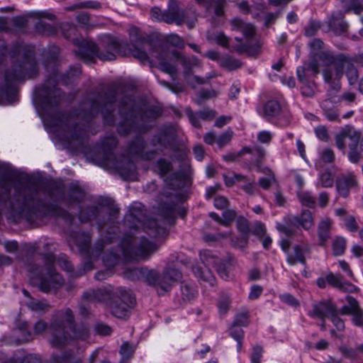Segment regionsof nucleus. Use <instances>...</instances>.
Listing matches in <instances>:
<instances>
[{"label":"nucleus","mask_w":363,"mask_h":363,"mask_svg":"<svg viewBox=\"0 0 363 363\" xmlns=\"http://www.w3.org/2000/svg\"><path fill=\"white\" fill-rule=\"evenodd\" d=\"M318 60L320 72L331 91L337 92L340 90V81L345 74L351 85L357 82L358 72L350 57L324 51L318 52Z\"/></svg>","instance_id":"f257e3e1"},{"label":"nucleus","mask_w":363,"mask_h":363,"mask_svg":"<svg viewBox=\"0 0 363 363\" xmlns=\"http://www.w3.org/2000/svg\"><path fill=\"white\" fill-rule=\"evenodd\" d=\"M73 318L72 312L69 308L57 313L54 317L48 329L49 341L53 347L62 348L73 339L84 340L89 336L86 327H73Z\"/></svg>","instance_id":"f03ea898"},{"label":"nucleus","mask_w":363,"mask_h":363,"mask_svg":"<svg viewBox=\"0 0 363 363\" xmlns=\"http://www.w3.org/2000/svg\"><path fill=\"white\" fill-rule=\"evenodd\" d=\"M55 258L52 255L45 256V267L42 269L35 264L28 266V271L31 279H36L40 289L49 292L61 286L64 282L62 277L52 268Z\"/></svg>","instance_id":"7ed1b4c3"},{"label":"nucleus","mask_w":363,"mask_h":363,"mask_svg":"<svg viewBox=\"0 0 363 363\" xmlns=\"http://www.w3.org/2000/svg\"><path fill=\"white\" fill-rule=\"evenodd\" d=\"M151 57L152 58L155 57L158 60L159 67L162 72H166L172 77L177 74V69L174 65L169 63V60H172L174 59L178 60L183 66L184 75L192 72L193 68L201 67V62L196 57L192 56L191 57H187L176 52L171 53L163 52L162 53L157 55L156 52L153 51L151 54Z\"/></svg>","instance_id":"20e7f679"},{"label":"nucleus","mask_w":363,"mask_h":363,"mask_svg":"<svg viewBox=\"0 0 363 363\" xmlns=\"http://www.w3.org/2000/svg\"><path fill=\"white\" fill-rule=\"evenodd\" d=\"M102 47L106 50V52H99L97 46L92 42L83 40L79 47L78 54L81 57L87 61L92 60L94 56H97L101 60H113L116 59V54L119 52L121 45L111 38H106L103 43Z\"/></svg>","instance_id":"39448f33"},{"label":"nucleus","mask_w":363,"mask_h":363,"mask_svg":"<svg viewBox=\"0 0 363 363\" xmlns=\"http://www.w3.org/2000/svg\"><path fill=\"white\" fill-rule=\"evenodd\" d=\"M151 16L152 18L168 24L175 23L180 26L186 23L189 28H192L196 21L195 13L190 17L188 13L179 8L175 0L170 1L167 11L162 12L160 8H153L151 11Z\"/></svg>","instance_id":"423d86ee"},{"label":"nucleus","mask_w":363,"mask_h":363,"mask_svg":"<svg viewBox=\"0 0 363 363\" xmlns=\"http://www.w3.org/2000/svg\"><path fill=\"white\" fill-rule=\"evenodd\" d=\"M159 248V245L149 240L142 239L140 242L131 246L130 242L124 240L123 242L122 253L128 261L146 260Z\"/></svg>","instance_id":"0eeeda50"},{"label":"nucleus","mask_w":363,"mask_h":363,"mask_svg":"<svg viewBox=\"0 0 363 363\" xmlns=\"http://www.w3.org/2000/svg\"><path fill=\"white\" fill-rule=\"evenodd\" d=\"M112 298L110 306L111 313L119 318H125L129 308L135 304V298L131 292L121 287L114 292Z\"/></svg>","instance_id":"6e6552de"},{"label":"nucleus","mask_w":363,"mask_h":363,"mask_svg":"<svg viewBox=\"0 0 363 363\" xmlns=\"http://www.w3.org/2000/svg\"><path fill=\"white\" fill-rule=\"evenodd\" d=\"M200 258L204 266L216 267L223 279H226L230 277L229 269L233 265V257L228 256L225 259H222L216 253L205 250L201 252Z\"/></svg>","instance_id":"1a4fd4ad"},{"label":"nucleus","mask_w":363,"mask_h":363,"mask_svg":"<svg viewBox=\"0 0 363 363\" xmlns=\"http://www.w3.org/2000/svg\"><path fill=\"white\" fill-rule=\"evenodd\" d=\"M143 280L156 287L159 294H162L170 289V283L162 280V276L155 269L145 268Z\"/></svg>","instance_id":"9d476101"},{"label":"nucleus","mask_w":363,"mask_h":363,"mask_svg":"<svg viewBox=\"0 0 363 363\" xmlns=\"http://www.w3.org/2000/svg\"><path fill=\"white\" fill-rule=\"evenodd\" d=\"M320 73L319 64L318 60V52L303 65L297 69V75L299 81L311 80Z\"/></svg>","instance_id":"9b49d317"},{"label":"nucleus","mask_w":363,"mask_h":363,"mask_svg":"<svg viewBox=\"0 0 363 363\" xmlns=\"http://www.w3.org/2000/svg\"><path fill=\"white\" fill-rule=\"evenodd\" d=\"M35 73V63L33 60H29L23 62V65H15L13 71L7 72L5 77L7 82H11L22 79L26 75L32 77Z\"/></svg>","instance_id":"f8f14e48"},{"label":"nucleus","mask_w":363,"mask_h":363,"mask_svg":"<svg viewBox=\"0 0 363 363\" xmlns=\"http://www.w3.org/2000/svg\"><path fill=\"white\" fill-rule=\"evenodd\" d=\"M34 193L25 189L23 193L18 196L16 203H12L11 208L13 211L21 214L24 211L30 210L34 205Z\"/></svg>","instance_id":"ddd939ff"},{"label":"nucleus","mask_w":363,"mask_h":363,"mask_svg":"<svg viewBox=\"0 0 363 363\" xmlns=\"http://www.w3.org/2000/svg\"><path fill=\"white\" fill-rule=\"evenodd\" d=\"M336 311L337 308L331 302L323 301L313 305L309 315L323 319L325 317H331Z\"/></svg>","instance_id":"4468645a"},{"label":"nucleus","mask_w":363,"mask_h":363,"mask_svg":"<svg viewBox=\"0 0 363 363\" xmlns=\"http://www.w3.org/2000/svg\"><path fill=\"white\" fill-rule=\"evenodd\" d=\"M357 184L354 175L350 174L342 176L337 180V190L341 196L347 197L349 195L350 189L355 186Z\"/></svg>","instance_id":"2eb2a0df"},{"label":"nucleus","mask_w":363,"mask_h":363,"mask_svg":"<svg viewBox=\"0 0 363 363\" xmlns=\"http://www.w3.org/2000/svg\"><path fill=\"white\" fill-rule=\"evenodd\" d=\"M326 281L333 287L337 288L345 292L352 293L355 291L357 289L354 285L350 282L343 281L340 275H336L332 273L329 274L326 276Z\"/></svg>","instance_id":"dca6fc26"},{"label":"nucleus","mask_w":363,"mask_h":363,"mask_svg":"<svg viewBox=\"0 0 363 363\" xmlns=\"http://www.w3.org/2000/svg\"><path fill=\"white\" fill-rule=\"evenodd\" d=\"M310 252V247L307 245H296L294 247V253L289 255L287 261L291 265H294L298 262L306 264L304 255Z\"/></svg>","instance_id":"f3484780"},{"label":"nucleus","mask_w":363,"mask_h":363,"mask_svg":"<svg viewBox=\"0 0 363 363\" xmlns=\"http://www.w3.org/2000/svg\"><path fill=\"white\" fill-rule=\"evenodd\" d=\"M82 298L90 302H103L111 298V294L106 289H92L84 292Z\"/></svg>","instance_id":"a211bd4d"},{"label":"nucleus","mask_w":363,"mask_h":363,"mask_svg":"<svg viewBox=\"0 0 363 363\" xmlns=\"http://www.w3.org/2000/svg\"><path fill=\"white\" fill-rule=\"evenodd\" d=\"M232 29L242 33L246 38H251L254 36L255 29L250 23H246L239 18H234L231 21Z\"/></svg>","instance_id":"6ab92c4d"},{"label":"nucleus","mask_w":363,"mask_h":363,"mask_svg":"<svg viewBox=\"0 0 363 363\" xmlns=\"http://www.w3.org/2000/svg\"><path fill=\"white\" fill-rule=\"evenodd\" d=\"M333 222L328 218H325L318 224V238L320 245H324L330 238V230Z\"/></svg>","instance_id":"aec40b11"},{"label":"nucleus","mask_w":363,"mask_h":363,"mask_svg":"<svg viewBox=\"0 0 363 363\" xmlns=\"http://www.w3.org/2000/svg\"><path fill=\"white\" fill-rule=\"evenodd\" d=\"M342 14L340 13L338 17L333 16L329 22L330 28L337 34H342L346 32L347 24L342 20Z\"/></svg>","instance_id":"412c9836"},{"label":"nucleus","mask_w":363,"mask_h":363,"mask_svg":"<svg viewBox=\"0 0 363 363\" xmlns=\"http://www.w3.org/2000/svg\"><path fill=\"white\" fill-rule=\"evenodd\" d=\"M294 220L306 230L311 228L313 225L312 213L308 210L303 211L301 216L295 217Z\"/></svg>","instance_id":"4be33fe9"},{"label":"nucleus","mask_w":363,"mask_h":363,"mask_svg":"<svg viewBox=\"0 0 363 363\" xmlns=\"http://www.w3.org/2000/svg\"><path fill=\"white\" fill-rule=\"evenodd\" d=\"M346 301L347 305L344 306L341 309L340 313L342 315H350L352 313H354L359 310H361L358 301L350 296H347Z\"/></svg>","instance_id":"5701e85b"},{"label":"nucleus","mask_w":363,"mask_h":363,"mask_svg":"<svg viewBox=\"0 0 363 363\" xmlns=\"http://www.w3.org/2000/svg\"><path fill=\"white\" fill-rule=\"evenodd\" d=\"M331 103H336V100L335 99H325L323 101L321 106L327 118L331 121H334L338 120V114L335 110L330 107Z\"/></svg>","instance_id":"b1692460"},{"label":"nucleus","mask_w":363,"mask_h":363,"mask_svg":"<svg viewBox=\"0 0 363 363\" xmlns=\"http://www.w3.org/2000/svg\"><path fill=\"white\" fill-rule=\"evenodd\" d=\"M195 274L199 279L209 283L211 285L214 284L215 278L209 269V267L204 266L203 268L199 267L196 269Z\"/></svg>","instance_id":"393cba45"},{"label":"nucleus","mask_w":363,"mask_h":363,"mask_svg":"<svg viewBox=\"0 0 363 363\" xmlns=\"http://www.w3.org/2000/svg\"><path fill=\"white\" fill-rule=\"evenodd\" d=\"M280 110V104L277 101H269L263 108L264 115L267 117L276 116L279 113Z\"/></svg>","instance_id":"a878e982"},{"label":"nucleus","mask_w":363,"mask_h":363,"mask_svg":"<svg viewBox=\"0 0 363 363\" xmlns=\"http://www.w3.org/2000/svg\"><path fill=\"white\" fill-rule=\"evenodd\" d=\"M28 307L33 311L40 313L50 309V306L44 301H39L33 298L27 303Z\"/></svg>","instance_id":"bb28decb"},{"label":"nucleus","mask_w":363,"mask_h":363,"mask_svg":"<svg viewBox=\"0 0 363 363\" xmlns=\"http://www.w3.org/2000/svg\"><path fill=\"white\" fill-rule=\"evenodd\" d=\"M144 267L141 268H126L124 271V276L125 278L133 281L143 280Z\"/></svg>","instance_id":"cd10ccee"},{"label":"nucleus","mask_w":363,"mask_h":363,"mask_svg":"<svg viewBox=\"0 0 363 363\" xmlns=\"http://www.w3.org/2000/svg\"><path fill=\"white\" fill-rule=\"evenodd\" d=\"M299 82L301 83V90L303 96L311 97L315 94L316 86L313 81L303 80Z\"/></svg>","instance_id":"c85d7f7f"},{"label":"nucleus","mask_w":363,"mask_h":363,"mask_svg":"<svg viewBox=\"0 0 363 363\" xmlns=\"http://www.w3.org/2000/svg\"><path fill=\"white\" fill-rule=\"evenodd\" d=\"M162 280L170 283V286L182 278L181 273L174 269H167L162 276Z\"/></svg>","instance_id":"c756f323"},{"label":"nucleus","mask_w":363,"mask_h":363,"mask_svg":"<svg viewBox=\"0 0 363 363\" xmlns=\"http://www.w3.org/2000/svg\"><path fill=\"white\" fill-rule=\"evenodd\" d=\"M184 77L186 83L193 88L197 85H201L207 83L208 80L211 78V77H209L207 79L202 78L199 76L194 75L193 72L184 74Z\"/></svg>","instance_id":"7c9ffc66"},{"label":"nucleus","mask_w":363,"mask_h":363,"mask_svg":"<svg viewBox=\"0 0 363 363\" xmlns=\"http://www.w3.org/2000/svg\"><path fill=\"white\" fill-rule=\"evenodd\" d=\"M346 138L351 140V144L357 145L360 140L361 133L355 130L352 126L346 125L342 128Z\"/></svg>","instance_id":"2f4dec72"},{"label":"nucleus","mask_w":363,"mask_h":363,"mask_svg":"<svg viewBox=\"0 0 363 363\" xmlns=\"http://www.w3.org/2000/svg\"><path fill=\"white\" fill-rule=\"evenodd\" d=\"M264 172L267 174L269 177L264 178L262 177L259 179V185L264 189H269V188L273 184L277 183V179L275 178V176L274 173L272 172L269 169H266Z\"/></svg>","instance_id":"473e14b6"},{"label":"nucleus","mask_w":363,"mask_h":363,"mask_svg":"<svg viewBox=\"0 0 363 363\" xmlns=\"http://www.w3.org/2000/svg\"><path fill=\"white\" fill-rule=\"evenodd\" d=\"M207 39L209 41H215L219 45L228 48V38L222 32L216 34L208 33Z\"/></svg>","instance_id":"72a5a7b5"},{"label":"nucleus","mask_w":363,"mask_h":363,"mask_svg":"<svg viewBox=\"0 0 363 363\" xmlns=\"http://www.w3.org/2000/svg\"><path fill=\"white\" fill-rule=\"evenodd\" d=\"M147 47H150V45L148 43H145L143 45V50L138 48L136 46H134L133 48H130V53L135 57L140 60L141 62H145L148 60V55H147L145 50Z\"/></svg>","instance_id":"f704fd0d"},{"label":"nucleus","mask_w":363,"mask_h":363,"mask_svg":"<svg viewBox=\"0 0 363 363\" xmlns=\"http://www.w3.org/2000/svg\"><path fill=\"white\" fill-rule=\"evenodd\" d=\"M144 226L145 228L153 230L152 235L155 237L164 236L167 235L166 230L164 228L159 227L155 220H148Z\"/></svg>","instance_id":"c9c22d12"},{"label":"nucleus","mask_w":363,"mask_h":363,"mask_svg":"<svg viewBox=\"0 0 363 363\" xmlns=\"http://www.w3.org/2000/svg\"><path fill=\"white\" fill-rule=\"evenodd\" d=\"M230 335L235 340L238 341V352H240L242 346V340L244 335L243 330L240 328V326L233 324L230 329Z\"/></svg>","instance_id":"e433bc0d"},{"label":"nucleus","mask_w":363,"mask_h":363,"mask_svg":"<svg viewBox=\"0 0 363 363\" xmlns=\"http://www.w3.org/2000/svg\"><path fill=\"white\" fill-rule=\"evenodd\" d=\"M339 351L347 359L356 360L357 359V347L355 348L350 347L345 345L339 347Z\"/></svg>","instance_id":"4c0bfd02"},{"label":"nucleus","mask_w":363,"mask_h":363,"mask_svg":"<svg viewBox=\"0 0 363 363\" xmlns=\"http://www.w3.org/2000/svg\"><path fill=\"white\" fill-rule=\"evenodd\" d=\"M319 183L323 188L332 187L334 183V177L331 172L326 171L320 174Z\"/></svg>","instance_id":"58836bf2"},{"label":"nucleus","mask_w":363,"mask_h":363,"mask_svg":"<svg viewBox=\"0 0 363 363\" xmlns=\"http://www.w3.org/2000/svg\"><path fill=\"white\" fill-rule=\"evenodd\" d=\"M345 250V240L342 238L335 239L333 242V251L335 256L341 255Z\"/></svg>","instance_id":"ea45409f"},{"label":"nucleus","mask_w":363,"mask_h":363,"mask_svg":"<svg viewBox=\"0 0 363 363\" xmlns=\"http://www.w3.org/2000/svg\"><path fill=\"white\" fill-rule=\"evenodd\" d=\"M218 94V91H216V90H213V89L201 90L199 92V94L196 99V101L197 104H201L203 101L211 99V98H214V97L217 96Z\"/></svg>","instance_id":"a19ab883"},{"label":"nucleus","mask_w":363,"mask_h":363,"mask_svg":"<svg viewBox=\"0 0 363 363\" xmlns=\"http://www.w3.org/2000/svg\"><path fill=\"white\" fill-rule=\"evenodd\" d=\"M236 223L238 231L243 235H247V237H249L250 225L247 220L244 217H239L237 219Z\"/></svg>","instance_id":"79ce46f5"},{"label":"nucleus","mask_w":363,"mask_h":363,"mask_svg":"<svg viewBox=\"0 0 363 363\" xmlns=\"http://www.w3.org/2000/svg\"><path fill=\"white\" fill-rule=\"evenodd\" d=\"M11 185V182L10 179H2L0 180V201H4L8 198Z\"/></svg>","instance_id":"37998d69"},{"label":"nucleus","mask_w":363,"mask_h":363,"mask_svg":"<svg viewBox=\"0 0 363 363\" xmlns=\"http://www.w3.org/2000/svg\"><path fill=\"white\" fill-rule=\"evenodd\" d=\"M223 178L225 184L228 186H232L236 182H241L245 180V176L239 174H233V175L225 174Z\"/></svg>","instance_id":"c03bdc74"},{"label":"nucleus","mask_w":363,"mask_h":363,"mask_svg":"<svg viewBox=\"0 0 363 363\" xmlns=\"http://www.w3.org/2000/svg\"><path fill=\"white\" fill-rule=\"evenodd\" d=\"M220 66L228 70H234L241 67V63L235 59L226 58L222 60Z\"/></svg>","instance_id":"a18cd8bd"},{"label":"nucleus","mask_w":363,"mask_h":363,"mask_svg":"<svg viewBox=\"0 0 363 363\" xmlns=\"http://www.w3.org/2000/svg\"><path fill=\"white\" fill-rule=\"evenodd\" d=\"M231 303L230 298L227 295H221L218 302V308L220 313H226Z\"/></svg>","instance_id":"49530a36"},{"label":"nucleus","mask_w":363,"mask_h":363,"mask_svg":"<svg viewBox=\"0 0 363 363\" xmlns=\"http://www.w3.org/2000/svg\"><path fill=\"white\" fill-rule=\"evenodd\" d=\"M298 196L301 203L304 206L311 207L315 203L313 197L308 192L300 191L298 193Z\"/></svg>","instance_id":"de8ad7c7"},{"label":"nucleus","mask_w":363,"mask_h":363,"mask_svg":"<svg viewBox=\"0 0 363 363\" xmlns=\"http://www.w3.org/2000/svg\"><path fill=\"white\" fill-rule=\"evenodd\" d=\"M241 182H243L241 188L245 193L250 195H254L255 194L256 186L254 180L248 179L245 177V180L242 181Z\"/></svg>","instance_id":"09e8293b"},{"label":"nucleus","mask_w":363,"mask_h":363,"mask_svg":"<svg viewBox=\"0 0 363 363\" xmlns=\"http://www.w3.org/2000/svg\"><path fill=\"white\" fill-rule=\"evenodd\" d=\"M233 135V132L231 130H228L223 133L216 140V143L220 148L228 144Z\"/></svg>","instance_id":"8fccbe9b"},{"label":"nucleus","mask_w":363,"mask_h":363,"mask_svg":"<svg viewBox=\"0 0 363 363\" xmlns=\"http://www.w3.org/2000/svg\"><path fill=\"white\" fill-rule=\"evenodd\" d=\"M252 234L257 236L259 240L264 238L266 235V228L261 222H256L252 229Z\"/></svg>","instance_id":"3c124183"},{"label":"nucleus","mask_w":363,"mask_h":363,"mask_svg":"<svg viewBox=\"0 0 363 363\" xmlns=\"http://www.w3.org/2000/svg\"><path fill=\"white\" fill-rule=\"evenodd\" d=\"M263 353V347L260 345H255L252 348L251 354L252 363H261V357Z\"/></svg>","instance_id":"603ef678"},{"label":"nucleus","mask_w":363,"mask_h":363,"mask_svg":"<svg viewBox=\"0 0 363 363\" xmlns=\"http://www.w3.org/2000/svg\"><path fill=\"white\" fill-rule=\"evenodd\" d=\"M118 255L115 253L106 254L103 257V261L108 267H111L117 264Z\"/></svg>","instance_id":"864d4df0"},{"label":"nucleus","mask_w":363,"mask_h":363,"mask_svg":"<svg viewBox=\"0 0 363 363\" xmlns=\"http://www.w3.org/2000/svg\"><path fill=\"white\" fill-rule=\"evenodd\" d=\"M198 116L200 118L205 121H211L216 116V112L210 108H206L198 113Z\"/></svg>","instance_id":"5fc2aeb1"},{"label":"nucleus","mask_w":363,"mask_h":363,"mask_svg":"<svg viewBox=\"0 0 363 363\" xmlns=\"http://www.w3.org/2000/svg\"><path fill=\"white\" fill-rule=\"evenodd\" d=\"M363 9L362 4L357 0H351L350 4L347 6L346 9V11H352L356 14L360 13V12Z\"/></svg>","instance_id":"6e6d98bb"},{"label":"nucleus","mask_w":363,"mask_h":363,"mask_svg":"<svg viewBox=\"0 0 363 363\" xmlns=\"http://www.w3.org/2000/svg\"><path fill=\"white\" fill-rule=\"evenodd\" d=\"M349 147L350 148V151L348 155L350 160L353 163L358 162L360 160V154L357 150V144H350Z\"/></svg>","instance_id":"4d7b16f0"},{"label":"nucleus","mask_w":363,"mask_h":363,"mask_svg":"<svg viewBox=\"0 0 363 363\" xmlns=\"http://www.w3.org/2000/svg\"><path fill=\"white\" fill-rule=\"evenodd\" d=\"M331 321L333 323L334 326L336 328L337 330L338 331H342L345 329V323L342 319H341L338 316L337 311L335 314H333L330 317Z\"/></svg>","instance_id":"13d9d810"},{"label":"nucleus","mask_w":363,"mask_h":363,"mask_svg":"<svg viewBox=\"0 0 363 363\" xmlns=\"http://www.w3.org/2000/svg\"><path fill=\"white\" fill-rule=\"evenodd\" d=\"M320 160L325 163L333 162L335 160L334 152L331 149H325L320 155Z\"/></svg>","instance_id":"bf43d9fd"},{"label":"nucleus","mask_w":363,"mask_h":363,"mask_svg":"<svg viewBox=\"0 0 363 363\" xmlns=\"http://www.w3.org/2000/svg\"><path fill=\"white\" fill-rule=\"evenodd\" d=\"M335 139L336 146L340 150H344L345 149V146H346L345 145L346 136L345 135L344 131L342 129L340 131V133H338L337 134L335 135Z\"/></svg>","instance_id":"052dcab7"},{"label":"nucleus","mask_w":363,"mask_h":363,"mask_svg":"<svg viewBox=\"0 0 363 363\" xmlns=\"http://www.w3.org/2000/svg\"><path fill=\"white\" fill-rule=\"evenodd\" d=\"M320 28V23L316 21H311L306 28V35L307 36H313L317 33Z\"/></svg>","instance_id":"680f3d73"},{"label":"nucleus","mask_w":363,"mask_h":363,"mask_svg":"<svg viewBox=\"0 0 363 363\" xmlns=\"http://www.w3.org/2000/svg\"><path fill=\"white\" fill-rule=\"evenodd\" d=\"M96 332L100 335H108L112 333L110 326L103 323H99L95 326Z\"/></svg>","instance_id":"e2e57ef3"},{"label":"nucleus","mask_w":363,"mask_h":363,"mask_svg":"<svg viewBox=\"0 0 363 363\" xmlns=\"http://www.w3.org/2000/svg\"><path fill=\"white\" fill-rule=\"evenodd\" d=\"M134 352V348L129 343L125 342L123 344L121 348V354L123 357V358L128 359L131 357Z\"/></svg>","instance_id":"0e129e2a"},{"label":"nucleus","mask_w":363,"mask_h":363,"mask_svg":"<svg viewBox=\"0 0 363 363\" xmlns=\"http://www.w3.org/2000/svg\"><path fill=\"white\" fill-rule=\"evenodd\" d=\"M77 21L84 27H92L91 24L90 23V16L87 13H82L79 14L77 16Z\"/></svg>","instance_id":"69168bd1"},{"label":"nucleus","mask_w":363,"mask_h":363,"mask_svg":"<svg viewBox=\"0 0 363 363\" xmlns=\"http://www.w3.org/2000/svg\"><path fill=\"white\" fill-rule=\"evenodd\" d=\"M352 315L353 323L359 327L363 326V310H359L354 313H351Z\"/></svg>","instance_id":"338daca9"},{"label":"nucleus","mask_w":363,"mask_h":363,"mask_svg":"<svg viewBox=\"0 0 363 363\" xmlns=\"http://www.w3.org/2000/svg\"><path fill=\"white\" fill-rule=\"evenodd\" d=\"M157 167L161 174H165L170 170V163L165 160H158Z\"/></svg>","instance_id":"774afa93"}]
</instances>
